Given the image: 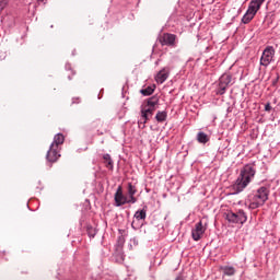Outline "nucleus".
Here are the masks:
<instances>
[{
    "instance_id": "1",
    "label": "nucleus",
    "mask_w": 280,
    "mask_h": 280,
    "mask_svg": "<svg viewBox=\"0 0 280 280\" xmlns=\"http://www.w3.org/2000/svg\"><path fill=\"white\" fill-rule=\"evenodd\" d=\"M255 174H257V171L255 170V166L253 164H246L243 167L233 185L236 194H242V191H244V189H246L248 185H250L253 178H255Z\"/></svg>"
},
{
    "instance_id": "2",
    "label": "nucleus",
    "mask_w": 280,
    "mask_h": 280,
    "mask_svg": "<svg viewBox=\"0 0 280 280\" xmlns=\"http://www.w3.org/2000/svg\"><path fill=\"white\" fill-rule=\"evenodd\" d=\"M268 200V188L260 187L253 196L248 198V209H259Z\"/></svg>"
},
{
    "instance_id": "3",
    "label": "nucleus",
    "mask_w": 280,
    "mask_h": 280,
    "mask_svg": "<svg viewBox=\"0 0 280 280\" xmlns=\"http://www.w3.org/2000/svg\"><path fill=\"white\" fill-rule=\"evenodd\" d=\"M264 3H266V0H250L247 11L242 18V23L248 25V23L257 15L258 10H261Z\"/></svg>"
},
{
    "instance_id": "4",
    "label": "nucleus",
    "mask_w": 280,
    "mask_h": 280,
    "mask_svg": "<svg viewBox=\"0 0 280 280\" xmlns=\"http://www.w3.org/2000/svg\"><path fill=\"white\" fill-rule=\"evenodd\" d=\"M277 51L275 50L273 46H266V48L262 50V54L260 56L259 65L260 67H264L265 69H268L270 65L275 61V54Z\"/></svg>"
},
{
    "instance_id": "5",
    "label": "nucleus",
    "mask_w": 280,
    "mask_h": 280,
    "mask_svg": "<svg viewBox=\"0 0 280 280\" xmlns=\"http://www.w3.org/2000/svg\"><path fill=\"white\" fill-rule=\"evenodd\" d=\"M225 218L228 222H231L232 224H245V222L248 220V217L244 210H238L237 212L230 211L225 214Z\"/></svg>"
},
{
    "instance_id": "6",
    "label": "nucleus",
    "mask_w": 280,
    "mask_h": 280,
    "mask_svg": "<svg viewBox=\"0 0 280 280\" xmlns=\"http://www.w3.org/2000/svg\"><path fill=\"white\" fill-rule=\"evenodd\" d=\"M115 207H124V205H132V200L129 196L124 195L121 186H119L114 195Z\"/></svg>"
},
{
    "instance_id": "7",
    "label": "nucleus",
    "mask_w": 280,
    "mask_h": 280,
    "mask_svg": "<svg viewBox=\"0 0 280 280\" xmlns=\"http://www.w3.org/2000/svg\"><path fill=\"white\" fill-rule=\"evenodd\" d=\"M160 45L166 47H176V35L164 33L159 38Z\"/></svg>"
},
{
    "instance_id": "8",
    "label": "nucleus",
    "mask_w": 280,
    "mask_h": 280,
    "mask_svg": "<svg viewBox=\"0 0 280 280\" xmlns=\"http://www.w3.org/2000/svg\"><path fill=\"white\" fill-rule=\"evenodd\" d=\"M233 81V77H231V74H223L220 79H219V95H224L226 93V89L229 86V84H231V82Z\"/></svg>"
},
{
    "instance_id": "9",
    "label": "nucleus",
    "mask_w": 280,
    "mask_h": 280,
    "mask_svg": "<svg viewBox=\"0 0 280 280\" xmlns=\"http://www.w3.org/2000/svg\"><path fill=\"white\" fill-rule=\"evenodd\" d=\"M205 231L207 229L202 225V221L196 223L195 229L191 231V237L195 242H200L202 240V235H205Z\"/></svg>"
},
{
    "instance_id": "10",
    "label": "nucleus",
    "mask_w": 280,
    "mask_h": 280,
    "mask_svg": "<svg viewBox=\"0 0 280 280\" xmlns=\"http://www.w3.org/2000/svg\"><path fill=\"white\" fill-rule=\"evenodd\" d=\"M46 159L49 163H56L60 159V148L50 144Z\"/></svg>"
},
{
    "instance_id": "11",
    "label": "nucleus",
    "mask_w": 280,
    "mask_h": 280,
    "mask_svg": "<svg viewBox=\"0 0 280 280\" xmlns=\"http://www.w3.org/2000/svg\"><path fill=\"white\" fill-rule=\"evenodd\" d=\"M170 72L168 67L162 68L154 77L156 84H164L167 81V78H170Z\"/></svg>"
},
{
    "instance_id": "12",
    "label": "nucleus",
    "mask_w": 280,
    "mask_h": 280,
    "mask_svg": "<svg viewBox=\"0 0 280 280\" xmlns=\"http://www.w3.org/2000/svg\"><path fill=\"white\" fill-rule=\"evenodd\" d=\"M137 194V187L132 185V183L128 184V196L131 200V205L137 203V197L135 195Z\"/></svg>"
},
{
    "instance_id": "13",
    "label": "nucleus",
    "mask_w": 280,
    "mask_h": 280,
    "mask_svg": "<svg viewBox=\"0 0 280 280\" xmlns=\"http://www.w3.org/2000/svg\"><path fill=\"white\" fill-rule=\"evenodd\" d=\"M141 119L142 121H138V126H142L145 128V124L150 120V113H148L144 108L141 107Z\"/></svg>"
},
{
    "instance_id": "14",
    "label": "nucleus",
    "mask_w": 280,
    "mask_h": 280,
    "mask_svg": "<svg viewBox=\"0 0 280 280\" xmlns=\"http://www.w3.org/2000/svg\"><path fill=\"white\" fill-rule=\"evenodd\" d=\"M65 143V135L62 133H57L54 137V141L51 142L50 145H54L55 148H60Z\"/></svg>"
},
{
    "instance_id": "15",
    "label": "nucleus",
    "mask_w": 280,
    "mask_h": 280,
    "mask_svg": "<svg viewBox=\"0 0 280 280\" xmlns=\"http://www.w3.org/2000/svg\"><path fill=\"white\" fill-rule=\"evenodd\" d=\"M133 218L137 220H145V218H148V206H144L141 210L136 211Z\"/></svg>"
},
{
    "instance_id": "16",
    "label": "nucleus",
    "mask_w": 280,
    "mask_h": 280,
    "mask_svg": "<svg viewBox=\"0 0 280 280\" xmlns=\"http://www.w3.org/2000/svg\"><path fill=\"white\" fill-rule=\"evenodd\" d=\"M210 139L209 135L205 133V131H199L197 133L198 143H202L205 145L206 143H209Z\"/></svg>"
},
{
    "instance_id": "17",
    "label": "nucleus",
    "mask_w": 280,
    "mask_h": 280,
    "mask_svg": "<svg viewBox=\"0 0 280 280\" xmlns=\"http://www.w3.org/2000/svg\"><path fill=\"white\" fill-rule=\"evenodd\" d=\"M155 89H156V85H149L145 89L140 90V93L144 97H148V96L152 95V93H154Z\"/></svg>"
},
{
    "instance_id": "18",
    "label": "nucleus",
    "mask_w": 280,
    "mask_h": 280,
    "mask_svg": "<svg viewBox=\"0 0 280 280\" xmlns=\"http://www.w3.org/2000/svg\"><path fill=\"white\" fill-rule=\"evenodd\" d=\"M221 270L226 277H233L235 275V268L231 266L221 267Z\"/></svg>"
},
{
    "instance_id": "19",
    "label": "nucleus",
    "mask_w": 280,
    "mask_h": 280,
    "mask_svg": "<svg viewBox=\"0 0 280 280\" xmlns=\"http://www.w3.org/2000/svg\"><path fill=\"white\" fill-rule=\"evenodd\" d=\"M147 106L156 108V106H159V96H152V97L148 98Z\"/></svg>"
},
{
    "instance_id": "20",
    "label": "nucleus",
    "mask_w": 280,
    "mask_h": 280,
    "mask_svg": "<svg viewBox=\"0 0 280 280\" xmlns=\"http://www.w3.org/2000/svg\"><path fill=\"white\" fill-rule=\"evenodd\" d=\"M155 119L160 124H163V121L167 119V112H158V114L155 115Z\"/></svg>"
},
{
    "instance_id": "21",
    "label": "nucleus",
    "mask_w": 280,
    "mask_h": 280,
    "mask_svg": "<svg viewBox=\"0 0 280 280\" xmlns=\"http://www.w3.org/2000/svg\"><path fill=\"white\" fill-rule=\"evenodd\" d=\"M103 159L106 163V167H108V170H113V159L110 158V154L108 153L104 154Z\"/></svg>"
},
{
    "instance_id": "22",
    "label": "nucleus",
    "mask_w": 280,
    "mask_h": 280,
    "mask_svg": "<svg viewBox=\"0 0 280 280\" xmlns=\"http://www.w3.org/2000/svg\"><path fill=\"white\" fill-rule=\"evenodd\" d=\"M147 113H149L150 117L154 115V112L156 110V107L148 106V105H142L141 106Z\"/></svg>"
},
{
    "instance_id": "23",
    "label": "nucleus",
    "mask_w": 280,
    "mask_h": 280,
    "mask_svg": "<svg viewBox=\"0 0 280 280\" xmlns=\"http://www.w3.org/2000/svg\"><path fill=\"white\" fill-rule=\"evenodd\" d=\"M147 113H149L150 117L154 115V112L156 110V107L148 106V105H142L141 106Z\"/></svg>"
},
{
    "instance_id": "24",
    "label": "nucleus",
    "mask_w": 280,
    "mask_h": 280,
    "mask_svg": "<svg viewBox=\"0 0 280 280\" xmlns=\"http://www.w3.org/2000/svg\"><path fill=\"white\" fill-rule=\"evenodd\" d=\"M8 7V0H0V10H5Z\"/></svg>"
},
{
    "instance_id": "25",
    "label": "nucleus",
    "mask_w": 280,
    "mask_h": 280,
    "mask_svg": "<svg viewBox=\"0 0 280 280\" xmlns=\"http://www.w3.org/2000/svg\"><path fill=\"white\" fill-rule=\"evenodd\" d=\"M272 107L270 106V103H268L266 106H265V110L269 112Z\"/></svg>"
},
{
    "instance_id": "26",
    "label": "nucleus",
    "mask_w": 280,
    "mask_h": 280,
    "mask_svg": "<svg viewBox=\"0 0 280 280\" xmlns=\"http://www.w3.org/2000/svg\"><path fill=\"white\" fill-rule=\"evenodd\" d=\"M159 62H161V59H158V60L155 61V66H156V67H159Z\"/></svg>"
},
{
    "instance_id": "27",
    "label": "nucleus",
    "mask_w": 280,
    "mask_h": 280,
    "mask_svg": "<svg viewBox=\"0 0 280 280\" xmlns=\"http://www.w3.org/2000/svg\"><path fill=\"white\" fill-rule=\"evenodd\" d=\"M47 0H38L39 3H45Z\"/></svg>"
},
{
    "instance_id": "28",
    "label": "nucleus",
    "mask_w": 280,
    "mask_h": 280,
    "mask_svg": "<svg viewBox=\"0 0 280 280\" xmlns=\"http://www.w3.org/2000/svg\"><path fill=\"white\" fill-rule=\"evenodd\" d=\"M175 280H184L183 277H177Z\"/></svg>"
}]
</instances>
